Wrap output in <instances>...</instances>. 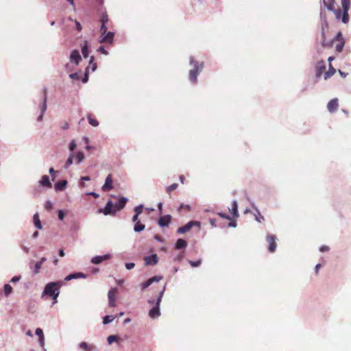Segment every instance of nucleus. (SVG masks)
Segmentation results:
<instances>
[{
	"mask_svg": "<svg viewBox=\"0 0 351 351\" xmlns=\"http://www.w3.org/2000/svg\"><path fill=\"white\" fill-rule=\"evenodd\" d=\"M194 226H197L198 228H200V222L197 221H190L186 225L178 228V229L177 230V232L178 234L186 233L189 232Z\"/></svg>",
	"mask_w": 351,
	"mask_h": 351,
	"instance_id": "nucleus-5",
	"label": "nucleus"
},
{
	"mask_svg": "<svg viewBox=\"0 0 351 351\" xmlns=\"http://www.w3.org/2000/svg\"><path fill=\"white\" fill-rule=\"evenodd\" d=\"M33 221L34 226L39 230H41L43 228V226L41 224V222L39 219V215L38 213H36L33 216Z\"/></svg>",
	"mask_w": 351,
	"mask_h": 351,
	"instance_id": "nucleus-27",
	"label": "nucleus"
},
{
	"mask_svg": "<svg viewBox=\"0 0 351 351\" xmlns=\"http://www.w3.org/2000/svg\"><path fill=\"white\" fill-rule=\"evenodd\" d=\"M256 209L258 214V216H256V220L258 222H261L262 220H264V217L260 214L259 210L257 208H256Z\"/></svg>",
	"mask_w": 351,
	"mask_h": 351,
	"instance_id": "nucleus-53",
	"label": "nucleus"
},
{
	"mask_svg": "<svg viewBox=\"0 0 351 351\" xmlns=\"http://www.w3.org/2000/svg\"><path fill=\"white\" fill-rule=\"evenodd\" d=\"M338 106H339L338 99L334 98L328 102V104L327 105V109L330 112L332 113L337 110Z\"/></svg>",
	"mask_w": 351,
	"mask_h": 351,
	"instance_id": "nucleus-15",
	"label": "nucleus"
},
{
	"mask_svg": "<svg viewBox=\"0 0 351 351\" xmlns=\"http://www.w3.org/2000/svg\"><path fill=\"white\" fill-rule=\"evenodd\" d=\"M38 342H39V344L41 346H44V344H45V337L44 336H41V337H38Z\"/></svg>",
	"mask_w": 351,
	"mask_h": 351,
	"instance_id": "nucleus-59",
	"label": "nucleus"
},
{
	"mask_svg": "<svg viewBox=\"0 0 351 351\" xmlns=\"http://www.w3.org/2000/svg\"><path fill=\"white\" fill-rule=\"evenodd\" d=\"M112 175L109 174L106 178L104 184L102 186V190L104 191H108L112 189Z\"/></svg>",
	"mask_w": 351,
	"mask_h": 351,
	"instance_id": "nucleus-16",
	"label": "nucleus"
},
{
	"mask_svg": "<svg viewBox=\"0 0 351 351\" xmlns=\"http://www.w3.org/2000/svg\"><path fill=\"white\" fill-rule=\"evenodd\" d=\"M45 208L47 210H51L53 208V204L50 200L46 201L45 204Z\"/></svg>",
	"mask_w": 351,
	"mask_h": 351,
	"instance_id": "nucleus-43",
	"label": "nucleus"
},
{
	"mask_svg": "<svg viewBox=\"0 0 351 351\" xmlns=\"http://www.w3.org/2000/svg\"><path fill=\"white\" fill-rule=\"evenodd\" d=\"M86 275L82 272H75L73 274H71L65 277L64 280L65 281H69L73 279H77V278H86Z\"/></svg>",
	"mask_w": 351,
	"mask_h": 351,
	"instance_id": "nucleus-18",
	"label": "nucleus"
},
{
	"mask_svg": "<svg viewBox=\"0 0 351 351\" xmlns=\"http://www.w3.org/2000/svg\"><path fill=\"white\" fill-rule=\"evenodd\" d=\"M142 208H143V205L142 204H140V205L134 207V211L135 212V214H136V215L141 214L142 213Z\"/></svg>",
	"mask_w": 351,
	"mask_h": 351,
	"instance_id": "nucleus-45",
	"label": "nucleus"
},
{
	"mask_svg": "<svg viewBox=\"0 0 351 351\" xmlns=\"http://www.w3.org/2000/svg\"><path fill=\"white\" fill-rule=\"evenodd\" d=\"M44 96L43 104L40 106V114L37 118V121L40 122L43 119L44 114L47 110V90L45 88L43 89Z\"/></svg>",
	"mask_w": 351,
	"mask_h": 351,
	"instance_id": "nucleus-9",
	"label": "nucleus"
},
{
	"mask_svg": "<svg viewBox=\"0 0 351 351\" xmlns=\"http://www.w3.org/2000/svg\"><path fill=\"white\" fill-rule=\"evenodd\" d=\"M87 119H88V123L89 124H90L91 125L94 126V127H97L99 125V121L95 119H93L90 114H88L87 116Z\"/></svg>",
	"mask_w": 351,
	"mask_h": 351,
	"instance_id": "nucleus-30",
	"label": "nucleus"
},
{
	"mask_svg": "<svg viewBox=\"0 0 351 351\" xmlns=\"http://www.w3.org/2000/svg\"><path fill=\"white\" fill-rule=\"evenodd\" d=\"M4 294L5 296H9L10 294L12 292V287L9 284H5L4 285Z\"/></svg>",
	"mask_w": 351,
	"mask_h": 351,
	"instance_id": "nucleus-32",
	"label": "nucleus"
},
{
	"mask_svg": "<svg viewBox=\"0 0 351 351\" xmlns=\"http://www.w3.org/2000/svg\"><path fill=\"white\" fill-rule=\"evenodd\" d=\"M67 185V181L66 180H62L57 182L54 184V189L56 191H62Z\"/></svg>",
	"mask_w": 351,
	"mask_h": 351,
	"instance_id": "nucleus-23",
	"label": "nucleus"
},
{
	"mask_svg": "<svg viewBox=\"0 0 351 351\" xmlns=\"http://www.w3.org/2000/svg\"><path fill=\"white\" fill-rule=\"evenodd\" d=\"M82 53L84 58H87L88 57V47L86 43L82 47Z\"/></svg>",
	"mask_w": 351,
	"mask_h": 351,
	"instance_id": "nucleus-33",
	"label": "nucleus"
},
{
	"mask_svg": "<svg viewBox=\"0 0 351 351\" xmlns=\"http://www.w3.org/2000/svg\"><path fill=\"white\" fill-rule=\"evenodd\" d=\"M99 213H104L105 215H115L114 212V204L111 200H109L104 208L98 210Z\"/></svg>",
	"mask_w": 351,
	"mask_h": 351,
	"instance_id": "nucleus-7",
	"label": "nucleus"
},
{
	"mask_svg": "<svg viewBox=\"0 0 351 351\" xmlns=\"http://www.w3.org/2000/svg\"><path fill=\"white\" fill-rule=\"evenodd\" d=\"M344 47V41H340L335 47V49L337 52H341Z\"/></svg>",
	"mask_w": 351,
	"mask_h": 351,
	"instance_id": "nucleus-38",
	"label": "nucleus"
},
{
	"mask_svg": "<svg viewBox=\"0 0 351 351\" xmlns=\"http://www.w3.org/2000/svg\"><path fill=\"white\" fill-rule=\"evenodd\" d=\"M118 337L117 335H110L107 338V341L109 344H112L113 342L117 341Z\"/></svg>",
	"mask_w": 351,
	"mask_h": 351,
	"instance_id": "nucleus-40",
	"label": "nucleus"
},
{
	"mask_svg": "<svg viewBox=\"0 0 351 351\" xmlns=\"http://www.w3.org/2000/svg\"><path fill=\"white\" fill-rule=\"evenodd\" d=\"M58 219L61 221L64 219V218L65 217V214H64V212L63 210H62V209L58 210Z\"/></svg>",
	"mask_w": 351,
	"mask_h": 351,
	"instance_id": "nucleus-47",
	"label": "nucleus"
},
{
	"mask_svg": "<svg viewBox=\"0 0 351 351\" xmlns=\"http://www.w3.org/2000/svg\"><path fill=\"white\" fill-rule=\"evenodd\" d=\"M89 64L92 65V71H95L97 69V64L94 62V56L90 57Z\"/></svg>",
	"mask_w": 351,
	"mask_h": 351,
	"instance_id": "nucleus-46",
	"label": "nucleus"
},
{
	"mask_svg": "<svg viewBox=\"0 0 351 351\" xmlns=\"http://www.w3.org/2000/svg\"><path fill=\"white\" fill-rule=\"evenodd\" d=\"M107 29H108V28L106 27V25L101 24V28H100L101 34V35L106 34V33L107 32Z\"/></svg>",
	"mask_w": 351,
	"mask_h": 351,
	"instance_id": "nucleus-49",
	"label": "nucleus"
},
{
	"mask_svg": "<svg viewBox=\"0 0 351 351\" xmlns=\"http://www.w3.org/2000/svg\"><path fill=\"white\" fill-rule=\"evenodd\" d=\"M339 38H340V40H341L340 41L343 40V38H342V34H341V32H338V33H337V36H335V38L333 39V40H334L335 39H337V40H339Z\"/></svg>",
	"mask_w": 351,
	"mask_h": 351,
	"instance_id": "nucleus-64",
	"label": "nucleus"
},
{
	"mask_svg": "<svg viewBox=\"0 0 351 351\" xmlns=\"http://www.w3.org/2000/svg\"><path fill=\"white\" fill-rule=\"evenodd\" d=\"M178 185L176 183L171 184L170 186L167 187V192L171 193L172 191L178 188Z\"/></svg>",
	"mask_w": 351,
	"mask_h": 351,
	"instance_id": "nucleus-42",
	"label": "nucleus"
},
{
	"mask_svg": "<svg viewBox=\"0 0 351 351\" xmlns=\"http://www.w3.org/2000/svg\"><path fill=\"white\" fill-rule=\"evenodd\" d=\"M88 67H86V72L84 73V77L82 80V82H84V83L87 82L88 80Z\"/></svg>",
	"mask_w": 351,
	"mask_h": 351,
	"instance_id": "nucleus-50",
	"label": "nucleus"
},
{
	"mask_svg": "<svg viewBox=\"0 0 351 351\" xmlns=\"http://www.w3.org/2000/svg\"><path fill=\"white\" fill-rule=\"evenodd\" d=\"M75 25H76V29L80 32L82 30V25L80 24V23L77 21H75Z\"/></svg>",
	"mask_w": 351,
	"mask_h": 351,
	"instance_id": "nucleus-60",
	"label": "nucleus"
},
{
	"mask_svg": "<svg viewBox=\"0 0 351 351\" xmlns=\"http://www.w3.org/2000/svg\"><path fill=\"white\" fill-rule=\"evenodd\" d=\"M41 267L42 265H40V263H38V261L36 262L34 265H32V263H30L29 265V267L32 270L34 275H36L40 272Z\"/></svg>",
	"mask_w": 351,
	"mask_h": 351,
	"instance_id": "nucleus-24",
	"label": "nucleus"
},
{
	"mask_svg": "<svg viewBox=\"0 0 351 351\" xmlns=\"http://www.w3.org/2000/svg\"><path fill=\"white\" fill-rule=\"evenodd\" d=\"M162 276H155L154 277L149 278V280L151 282V283L152 284L154 282H159L160 280H162Z\"/></svg>",
	"mask_w": 351,
	"mask_h": 351,
	"instance_id": "nucleus-41",
	"label": "nucleus"
},
{
	"mask_svg": "<svg viewBox=\"0 0 351 351\" xmlns=\"http://www.w3.org/2000/svg\"><path fill=\"white\" fill-rule=\"evenodd\" d=\"M165 285L163 287L162 289L160 291V292L159 293V295L158 297V298H160V301L162 300V298L163 296V294H164V292L165 291Z\"/></svg>",
	"mask_w": 351,
	"mask_h": 351,
	"instance_id": "nucleus-62",
	"label": "nucleus"
},
{
	"mask_svg": "<svg viewBox=\"0 0 351 351\" xmlns=\"http://www.w3.org/2000/svg\"><path fill=\"white\" fill-rule=\"evenodd\" d=\"M329 250V247L327 245H322L319 247V251L322 252H327Z\"/></svg>",
	"mask_w": 351,
	"mask_h": 351,
	"instance_id": "nucleus-57",
	"label": "nucleus"
},
{
	"mask_svg": "<svg viewBox=\"0 0 351 351\" xmlns=\"http://www.w3.org/2000/svg\"><path fill=\"white\" fill-rule=\"evenodd\" d=\"M73 162V154H71L69 156L68 159L66 161L64 168L68 169L70 165H71Z\"/></svg>",
	"mask_w": 351,
	"mask_h": 351,
	"instance_id": "nucleus-34",
	"label": "nucleus"
},
{
	"mask_svg": "<svg viewBox=\"0 0 351 351\" xmlns=\"http://www.w3.org/2000/svg\"><path fill=\"white\" fill-rule=\"evenodd\" d=\"M114 319L113 315H106L103 317V324L106 325L111 323Z\"/></svg>",
	"mask_w": 351,
	"mask_h": 351,
	"instance_id": "nucleus-31",
	"label": "nucleus"
},
{
	"mask_svg": "<svg viewBox=\"0 0 351 351\" xmlns=\"http://www.w3.org/2000/svg\"><path fill=\"white\" fill-rule=\"evenodd\" d=\"M60 128H61V129L66 130L69 129V125L67 122L65 121L62 123V125H60Z\"/></svg>",
	"mask_w": 351,
	"mask_h": 351,
	"instance_id": "nucleus-56",
	"label": "nucleus"
},
{
	"mask_svg": "<svg viewBox=\"0 0 351 351\" xmlns=\"http://www.w3.org/2000/svg\"><path fill=\"white\" fill-rule=\"evenodd\" d=\"M88 195H91L94 197L95 198L99 197V194L95 192H89L86 193Z\"/></svg>",
	"mask_w": 351,
	"mask_h": 351,
	"instance_id": "nucleus-63",
	"label": "nucleus"
},
{
	"mask_svg": "<svg viewBox=\"0 0 351 351\" xmlns=\"http://www.w3.org/2000/svg\"><path fill=\"white\" fill-rule=\"evenodd\" d=\"M160 299L157 298L155 302V305L149 311V316L152 319L158 318L160 315Z\"/></svg>",
	"mask_w": 351,
	"mask_h": 351,
	"instance_id": "nucleus-6",
	"label": "nucleus"
},
{
	"mask_svg": "<svg viewBox=\"0 0 351 351\" xmlns=\"http://www.w3.org/2000/svg\"><path fill=\"white\" fill-rule=\"evenodd\" d=\"M323 3L328 10L334 12L337 20H341L342 21L343 9L340 10L335 8V0H323Z\"/></svg>",
	"mask_w": 351,
	"mask_h": 351,
	"instance_id": "nucleus-3",
	"label": "nucleus"
},
{
	"mask_svg": "<svg viewBox=\"0 0 351 351\" xmlns=\"http://www.w3.org/2000/svg\"><path fill=\"white\" fill-rule=\"evenodd\" d=\"M69 58L70 61L71 62H73L76 66L79 64L80 62L82 60V57L80 54V52L77 49H74L71 51Z\"/></svg>",
	"mask_w": 351,
	"mask_h": 351,
	"instance_id": "nucleus-13",
	"label": "nucleus"
},
{
	"mask_svg": "<svg viewBox=\"0 0 351 351\" xmlns=\"http://www.w3.org/2000/svg\"><path fill=\"white\" fill-rule=\"evenodd\" d=\"M110 258L111 255L110 254H106L102 256H95L91 258L90 262L93 264L98 265L104 261L109 260Z\"/></svg>",
	"mask_w": 351,
	"mask_h": 351,
	"instance_id": "nucleus-12",
	"label": "nucleus"
},
{
	"mask_svg": "<svg viewBox=\"0 0 351 351\" xmlns=\"http://www.w3.org/2000/svg\"><path fill=\"white\" fill-rule=\"evenodd\" d=\"M326 69L325 62L321 60L316 65V77H319Z\"/></svg>",
	"mask_w": 351,
	"mask_h": 351,
	"instance_id": "nucleus-20",
	"label": "nucleus"
},
{
	"mask_svg": "<svg viewBox=\"0 0 351 351\" xmlns=\"http://www.w3.org/2000/svg\"><path fill=\"white\" fill-rule=\"evenodd\" d=\"M335 72H336V70L332 66L331 64H330L328 71L325 72V73H324V79L327 80V79L330 78L331 76H332L335 74Z\"/></svg>",
	"mask_w": 351,
	"mask_h": 351,
	"instance_id": "nucleus-28",
	"label": "nucleus"
},
{
	"mask_svg": "<svg viewBox=\"0 0 351 351\" xmlns=\"http://www.w3.org/2000/svg\"><path fill=\"white\" fill-rule=\"evenodd\" d=\"M62 283L61 281L47 283L44 288L41 297L44 298L46 295L51 298L58 297L60 294V287Z\"/></svg>",
	"mask_w": 351,
	"mask_h": 351,
	"instance_id": "nucleus-1",
	"label": "nucleus"
},
{
	"mask_svg": "<svg viewBox=\"0 0 351 351\" xmlns=\"http://www.w3.org/2000/svg\"><path fill=\"white\" fill-rule=\"evenodd\" d=\"M230 212L232 214V215L235 217H239L238 213V204L236 200H233L232 202V208L230 210Z\"/></svg>",
	"mask_w": 351,
	"mask_h": 351,
	"instance_id": "nucleus-26",
	"label": "nucleus"
},
{
	"mask_svg": "<svg viewBox=\"0 0 351 351\" xmlns=\"http://www.w3.org/2000/svg\"><path fill=\"white\" fill-rule=\"evenodd\" d=\"M97 51L106 56L108 55V52L104 49L103 46H100Z\"/></svg>",
	"mask_w": 351,
	"mask_h": 351,
	"instance_id": "nucleus-51",
	"label": "nucleus"
},
{
	"mask_svg": "<svg viewBox=\"0 0 351 351\" xmlns=\"http://www.w3.org/2000/svg\"><path fill=\"white\" fill-rule=\"evenodd\" d=\"M135 264L134 263H125V267L127 269H132L134 267Z\"/></svg>",
	"mask_w": 351,
	"mask_h": 351,
	"instance_id": "nucleus-54",
	"label": "nucleus"
},
{
	"mask_svg": "<svg viewBox=\"0 0 351 351\" xmlns=\"http://www.w3.org/2000/svg\"><path fill=\"white\" fill-rule=\"evenodd\" d=\"M152 285L151 282L149 281V280L148 279L147 280H146L145 282H143L141 284L140 287L141 288V289L143 291L145 290V289H147V287H149L150 285Z\"/></svg>",
	"mask_w": 351,
	"mask_h": 351,
	"instance_id": "nucleus-39",
	"label": "nucleus"
},
{
	"mask_svg": "<svg viewBox=\"0 0 351 351\" xmlns=\"http://www.w3.org/2000/svg\"><path fill=\"white\" fill-rule=\"evenodd\" d=\"M190 65L193 66V69L189 71V79L190 81L196 84L197 80V75L202 71L204 67V63L195 61L193 57H190Z\"/></svg>",
	"mask_w": 351,
	"mask_h": 351,
	"instance_id": "nucleus-2",
	"label": "nucleus"
},
{
	"mask_svg": "<svg viewBox=\"0 0 351 351\" xmlns=\"http://www.w3.org/2000/svg\"><path fill=\"white\" fill-rule=\"evenodd\" d=\"M77 163L80 164L84 159V154L82 152H78L76 154Z\"/></svg>",
	"mask_w": 351,
	"mask_h": 351,
	"instance_id": "nucleus-35",
	"label": "nucleus"
},
{
	"mask_svg": "<svg viewBox=\"0 0 351 351\" xmlns=\"http://www.w3.org/2000/svg\"><path fill=\"white\" fill-rule=\"evenodd\" d=\"M39 184L40 186L47 188H51L52 186L51 182L49 180V177L47 175H44L41 177V179L39 181Z\"/></svg>",
	"mask_w": 351,
	"mask_h": 351,
	"instance_id": "nucleus-21",
	"label": "nucleus"
},
{
	"mask_svg": "<svg viewBox=\"0 0 351 351\" xmlns=\"http://www.w3.org/2000/svg\"><path fill=\"white\" fill-rule=\"evenodd\" d=\"M171 216L170 215H166L159 218L158 225L161 227L167 226L171 222Z\"/></svg>",
	"mask_w": 351,
	"mask_h": 351,
	"instance_id": "nucleus-17",
	"label": "nucleus"
},
{
	"mask_svg": "<svg viewBox=\"0 0 351 351\" xmlns=\"http://www.w3.org/2000/svg\"><path fill=\"white\" fill-rule=\"evenodd\" d=\"M189 263L193 267H199L202 263V260L199 259L197 261H189Z\"/></svg>",
	"mask_w": 351,
	"mask_h": 351,
	"instance_id": "nucleus-37",
	"label": "nucleus"
},
{
	"mask_svg": "<svg viewBox=\"0 0 351 351\" xmlns=\"http://www.w3.org/2000/svg\"><path fill=\"white\" fill-rule=\"evenodd\" d=\"M71 79L73 80H80V76L78 73H73L69 75Z\"/></svg>",
	"mask_w": 351,
	"mask_h": 351,
	"instance_id": "nucleus-48",
	"label": "nucleus"
},
{
	"mask_svg": "<svg viewBox=\"0 0 351 351\" xmlns=\"http://www.w3.org/2000/svg\"><path fill=\"white\" fill-rule=\"evenodd\" d=\"M341 3L343 8L342 23L346 24L349 22L348 11L350 7V0H341Z\"/></svg>",
	"mask_w": 351,
	"mask_h": 351,
	"instance_id": "nucleus-4",
	"label": "nucleus"
},
{
	"mask_svg": "<svg viewBox=\"0 0 351 351\" xmlns=\"http://www.w3.org/2000/svg\"><path fill=\"white\" fill-rule=\"evenodd\" d=\"M145 265L147 266L149 265H155L158 262V257L156 254H153L150 256H147L144 258Z\"/></svg>",
	"mask_w": 351,
	"mask_h": 351,
	"instance_id": "nucleus-11",
	"label": "nucleus"
},
{
	"mask_svg": "<svg viewBox=\"0 0 351 351\" xmlns=\"http://www.w3.org/2000/svg\"><path fill=\"white\" fill-rule=\"evenodd\" d=\"M108 21H109V19H108V16L106 12L103 13L101 16V19H100L101 23L106 25V23L108 22Z\"/></svg>",
	"mask_w": 351,
	"mask_h": 351,
	"instance_id": "nucleus-36",
	"label": "nucleus"
},
{
	"mask_svg": "<svg viewBox=\"0 0 351 351\" xmlns=\"http://www.w3.org/2000/svg\"><path fill=\"white\" fill-rule=\"evenodd\" d=\"M276 237L272 234H268L267 236V240L268 242V250L270 252H274L276 250Z\"/></svg>",
	"mask_w": 351,
	"mask_h": 351,
	"instance_id": "nucleus-14",
	"label": "nucleus"
},
{
	"mask_svg": "<svg viewBox=\"0 0 351 351\" xmlns=\"http://www.w3.org/2000/svg\"><path fill=\"white\" fill-rule=\"evenodd\" d=\"M20 279H21L20 276H15L11 278L10 282L14 283V282H18L20 280Z\"/></svg>",
	"mask_w": 351,
	"mask_h": 351,
	"instance_id": "nucleus-55",
	"label": "nucleus"
},
{
	"mask_svg": "<svg viewBox=\"0 0 351 351\" xmlns=\"http://www.w3.org/2000/svg\"><path fill=\"white\" fill-rule=\"evenodd\" d=\"M49 173H50V174L51 175V176H52V181H53V180H54L53 173H57V171H56L53 167H51V168L49 169Z\"/></svg>",
	"mask_w": 351,
	"mask_h": 351,
	"instance_id": "nucleus-61",
	"label": "nucleus"
},
{
	"mask_svg": "<svg viewBox=\"0 0 351 351\" xmlns=\"http://www.w3.org/2000/svg\"><path fill=\"white\" fill-rule=\"evenodd\" d=\"M128 201V199L127 197H119L117 202L114 204V212L116 213L123 209L125 206Z\"/></svg>",
	"mask_w": 351,
	"mask_h": 351,
	"instance_id": "nucleus-8",
	"label": "nucleus"
},
{
	"mask_svg": "<svg viewBox=\"0 0 351 351\" xmlns=\"http://www.w3.org/2000/svg\"><path fill=\"white\" fill-rule=\"evenodd\" d=\"M187 245V242L182 239H178L176 243L175 248L177 250H180L186 247Z\"/></svg>",
	"mask_w": 351,
	"mask_h": 351,
	"instance_id": "nucleus-25",
	"label": "nucleus"
},
{
	"mask_svg": "<svg viewBox=\"0 0 351 351\" xmlns=\"http://www.w3.org/2000/svg\"><path fill=\"white\" fill-rule=\"evenodd\" d=\"M79 348L84 351H97V348L93 344H89L86 342H81L79 344Z\"/></svg>",
	"mask_w": 351,
	"mask_h": 351,
	"instance_id": "nucleus-19",
	"label": "nucleus"
},
{
	"mask_svg": "<svg viewBox=\"0 0 351 351\" xmlns=\"http://www.w3.org/2000/svg\"><path fill=\"white\" fill-rule=\"evenodd\" d=\"M117 289L116 287L112 288L108 293V298L109 301V306L114 307L116 306V294Z\"/></svg>",
	"mask_w": 351,
	"mask_h": 351,
	"instance_id": "nucleus-10",
	"label": "nucleus"
},
{
	"mask_svg": "<svg viewBox=\"0 0 351 351\" xmlns=\"http://www.w3.org/2000/svg\"><path fill=\"white\" fill-rule=\"evenodd\" d=\"M100 43H112L114 40V34L112 32H106V34L103 35Z\"/></svg>",
	"mask_w": 351,
	"mask_h": 351,
	"instance_id": "nucleus-22",
	"label": "nucleus"
},
{
	"mask_svg": "<svg viewBox=\"0 0 351 351\" xmlns=\"http://www.w3.org/2000/svg\"><path fill=\"white\" fill-rule=\"evenodd\" d=\"M76 146H77V145L73 140L70 142L69 149L71 152V154H73V152H74L75 149L76 148Z\"/></svg>",
	"mask_w": 351,
	"mask_h": 351,
	"instance_id": "nucleus-44",
	"label": "nucleus"
},
{
	"mask_svg": "<svg viewBox=\"0 0 351 351\" xmlns=\"http://www.w3.org/2000/svg\"><path fill=\"white\" fill-rule=\"evenodd\" d=\"M217 215H218L220 217H221V218H223V219H230V217H229V215H226V214H224V213H217Z\"/></svg>",
	"mask_w": 351,
	"mask_h": 351,
	"instance_id": "nucleus-58",
	"label": "nucleus"
},
{
	"mask_svg": "<svg viewBox=\"0 0 351 351\" xmlns=\"http://www.w3.org/2000/svg\"><path fill=\"white\" fill-rule=\"evenodd\" d=\"M145 226L140 221H137L134 226V231L135 232H140L145 229Z\"/></svg>",
	"mask_w": 351,
	"mask_h": 351,
	"instance_id": "nucleus-29",
	"label": "nucleus"
},
{
	"mask_svg": "<svg viewBox=\"0 0 351 351\" xmlns=\"http://www.w3.org/2000/svg\"><path fill=\"white\" fill-rule=\"evenodd\" d=\"M35 334L38 336V337L41 336H44L43 330L40 328H37L35 331Z\"/></svg>",
	"mask_w": 351,
	"mask_h": 351,
	"instance_id": "nucleus-52",
	"label": "nucleus"
}]
</instances>
